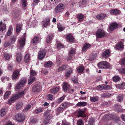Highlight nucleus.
Segmentation results:
<instances>
[{
  "mask_svg": "<svg viewBox=\"0 0 125 125\" xmlns=\"http://www.w3.org/2000/svg\"><path fill=\"white\" fill-rule=\"evenodd\" d=\"M25 93L24 91H22L19 92L17 94L13 95L8 100V104H10L14 102L17 99L22 97L24 95Z\"/></svg>",
  "mask_w": 125,
  "mask_h": 125,
  "instance_id": "1",
  "label": "nucleus"
},
{
  "mask_svg": "<svg viewBox=\"0 0 125 125\" xmlns=\"http://www.w3.org/2000/svg\"><path fill=\"white\" fill-rule=\"evenodd\" d=\"M30 77L28 80V83L29 84H31L34 81L35 78V76L36 75V72L32 69L30 70Z\"/></svg>",
  "mask_w": 125,
  "mask_h": 125,
  "instance_id": "2",
  "label": "nucleus"
},
{
  "mask_svg": "<svg viewBox=\"0 0 125 125\" xmlns=\"http://www.w3.org/2000/svg\"><path fill=\"white\" fill-rule=\"evenodd\" d=\"M106 34V32L103 30L99 29L96 32V36L98 38H101L104 37Z\"/></svg>",
  "mask_w": 125,
  "mask_h": 125,
  "instance_id": "3",
  "label": "nucleus"
},
{
  "mask_svg": "<svg viewBox=\"0 0 125 125\" xmlns=\"http://www.w3.org/2000/svg\"><path fill=\"white\" fill-rule=\"evenodd\" d=\"M26 83V79L25 78H22L20 80L19 83L16 84V88L18 89H19L21 87L24 85Z\"/></svg>",
  "mask_w": 125,
  "mask_h": 125,
  "instance_id": "4",
  "label": "nucleus"
},
{
  "mask_svg": "<svg viewBox=\"0 0 125 125\" xmlns=\"http://www.w3.org/2000/svg\"><path fill=\"white\" fill-rule=\"evenodd\" d=\"M64 5L62 4H60L57 5L55 8V12L59 13L62 11L64 9Z\"/></svg>",
  "mask_w": 125,
  "mask_h": 125,
  "instance_id": "5",
  "label": "nucleus"
},
{
  "mask_svg": "<svg viewBox=\"0 0 125 125\" xmlns=\"http://www.w3.org/2000/svg\"><path fill=\"white\" fill-rule=\"evenodd\" d=\"M98 67L101 68L107 69L109 67V64L107 62H100L98 64Z\"/></svg>",
  "mask_w": 125,
  "mask_h": 125,
  "instance_id": "6",
  "label": "nucleus"
},
{
  "mask_svg": "<svg viewBox=\"0 0 125 125\" xmlns=\"http://www.w3.org/2000/svg\"><path fill=\"white\" fill-rule=\"evenodd\" d=\"M45 51L44 50H40L39 52L38 55V59L40 60H42L45 57Z\"/></svg>",
  "mask_w": 125,
  "mask_h": 125,
  "instance_id": "7",
  "label": "nucleus"
},
{
  "mask_svg": "<svg viewBox=\"0 0 125 125\" xmlns=\"http://www.w3.org/2000/svg\"><path fill=\"white\" fill-rule=\"evenodd\" d=\"M15 118L16 120L19 122L22 121L24 120V116L20 113L16 115L15 116Z\"/></svg>",
  "mask_w": 125,
  "mask_h": 125,
  "instance_id": "8",
  "label": "nucleus"
},
{
  "mask_svg": "<svg viewBox=\"0 0 125 125\" xmlns=\"http://www.w3.org/2000/svg\"><path fill=\"white\" fill-rule=\"evenodd\" d=\"M25 43V39L24 38H22L19 41V44L20 46L19 47V48L21 50L24 46Z\"/></svg>",
  "mask_w": 125,
  "mask_h": 125,
  "instance_id": "9",
  "label": "nucleus"
},
{
  "mask_svg": "<svg viewBox=\"0 0 125 125\" xmlns=\"http://www.w3.org/2000/svg\"><path fill=\"white\" fill-rule=\"evenodd\" d=\"M42 88L39 85L34 86L32 88V91L34 92H39L41 90Z\"/></svg>",
  "mask_w": 125,
  "mask_h": 125,
  "instance_id": "10",
  "label": "nucleus"
},
{
  "mask_svg": "<svg viewBox=\"0 0 125 125\" xmlns=\"http://www.w3.org/2000/svg\"><path fill=\"white\" fill-rule=\"evenodd\" d=\"M20 74L19 71L18 70L14 71L12 75V79L13 80H15L18 78Z\"/></svg>",
  "mask_w": 125,
  "mask_h": 125,
  "instance_id": "11",
  "label": "nucleus"
},
{
  "mask_svg": "<svg viewBox=\"0 0 125 125\" xmlns=\"http://www.w3.org/2000/svg\"><path fill=\"white\" fill-rule=\"evenodd\" d=\"M122 107V106L120 105L115 104L114 106V109L117 112H122L123 111Z\"/></svg>",
  "mask_w": 125,
  "mask_h": 125,
  "instance_id": "12",
  "label": "nucleus"
},
{
  "mask_svg": "<svg viewBox=\"0 0 125 125\" xmlns=\"http://www.w3.org/2000/svg\"><path fill=\"white\" fill-rule=\"evenodd\" d=\"M60 89V88L59 87L57 86L54 87L53 88H51L50 91L52 93L55 94L57 93Z\"/></svg>",
  "mask_w": 125,
  "mask_h": 125,
  "instance_id": "13",
  "label": "nucleus"
},
{
  "mask_svg": "<svg viewBox=\"0 0 125 125\" xmlns=\"http://www.w3.org/2000/svg\"><path fill=\"white\" fill-rule=\"evenodd\" d=\"M110 51L109 50H106L102 53V56L104 58H106L110 56Z\"/></svg>",
  "mask_w": 125,
  "mask_h": 125,
  "instance_id": "14",
  "label": "nucleus"
},
{
  "mask_svg": "<svg viewBox=\"0 0 125 125\" xmlns=\"http://www.w3.org/2000/svg\"><path fill=\"white\" fill-rule=\"evenodd\" d=\"M63 88L64 91L65 92H67L70 88V85L66 83H64L63 84Z\"/></svg>",
  "mask_w": 125,
  "mask_h": 125,
  "instance_id": "15",
  "label": "nucleus"
},
{
  "mask_svg": "<svg viewBox=\"0 0 125 125\" xmlns=\"http://www.w3.org/2000/svg\"><path fill=\"white\" fill-rule=\"evenodd\" d=\"M120 11L117 9H113L110 11V13L112 15L120 14Z\"/></svg>",
  "mask_w": 125,
  "mask_h": 125,
  "instance_id": "16",
  "label": "nucleus"
},
{
  "mask_svg": "<svg viewBox=\"0 0 125 125\" xmlns=\"http://www.w3.org/2000/svg\"><path fill=\"white\" fill-rule=\"evenodd\" d=\"M118 25L116 23H114L110 25L109 27L110 30L112 31L114 29H116L118 27Z\"/></svg>",
  "mask_w": 125,
  "mask_h": 125,
  "instance_id": "17",
  "label": "nucleus"
},
{
  "mask_svg": "<svg viewBox=\"0 0 125 125\" xmlns=\"http://www.w3.org/2000/svg\"><path fill=\"white\" fill-rule=\"evenodd\" d=\"M124 46L122 42H120L115 46L116 49L117 50H122L124 48Z\"/></svg>",
  "mask_w": 125,
  "mask_h": 125,
  "instance_id": "18",
  "label": "nucleus"
},
{
  "mask_svg": "<svg viewBox=\"0 0 125 125\" xmlns=\"http://www.w3.org/2000/svg\"><path fill=\"white\" fill-rule=\"evenodd\" d=\"M77 18L78 21L81 22L84 20V16L82 14L79 13L77 15Z\"/></svg>",
  "mask_w": 125,
  "mask_h": 125,
  "instance_id": "19",
  "label": "nucleus"
},
{
  "mask_svg": "<svg viewBox=\"0 0 125 125\" xmlns=\"http://www.w3.org/2000/svg\"><path fill=\"white\" fill-rule=\"evenodd\" d=\"M39 40V38L38 37H35L32 40L31 43L33 45H35L37 43Z\"/></svg>",
  "mask_w": 125,
  "mask_h": 125,
  "instance_id": "20",
  "label": "nucleus"
},
{
  "mask_svg": "<svg viewBox=\"0 0 125 125\" xmlns=\"http://www.w3.org/2000/svg\"><path fill=\"white\" fill-rule=\"evenodd\" d=\"M76 70L78 73H82L84 70V68L82 66H79L76 69Z\"/></svg>",
  "mask_w": 125,
  "mask_h": 125,
  "instance_id": "21",
  "label": "nucleus"
},
{
  "mask_svg": "<svg viewBox=\"0 0 125 125\" xmlns=\"http://www.w3.org/2000/svg\"><path fill=\"white\" fill-rule=\"evenodd\" d=\"M106 16V15L104 13H101L97 15L96 18L100 20H102Z\"/></svg>",
  "mask_w": 125,
  "mask_h": 125,
  "instance_id": "22",
  "label": "nucleus"
},
{
  "mask_svg": "<svg viewBox=\"0 0 125 125\" xmlns=\"http://www.w3.org/2000/svg\"><path fill=\"white\" fill-rule=\"evenodd\" d=\"M66 38L68 41L70 42H72L74 40V38L73 36L70 34H69L67 35Z\"/></svg>",
  "mask_w": 125,
  "mask_h": 125,
  "instance_id": "23",
  "label": "nucleus"
},
{
  "mask_svg": "<svg viewBox=\"0 0 125 125\" xmlns=\"http://www.w3.org/2000/svg\"><path fill=\"white\" fill-rule=\"evenodd\" d=\"M22 59L21 56V53L20 52H18L17 53L16 60L17 62H21V60Z\"/></svg>",
  "mask_w": 125,
  "mask_h": 125,
  "instance_id": "24",
  "label": "nucleus"
},
{
  "mask_svg": "<svg viewBox=\"0 0 125 125\" xmlns=\"http://www.w3.org/2000/svg\"><path fill=\"white\" fill-rule=\"evenodd\" d=\"M91 45L88 43H85L83 45L82 51H84L88 48L90 47Z\"/></svg>",
  "mask_w": 125,
  "mask_h": 125,
  "instance_id": "25",
  "label": "nucleus"
},
{
  "mask_svg": "<svg viewBox=\"0 0 125 125\" xmlns=\"http://www.w3.org/2000/svg\"><path fill=\"white\" fill-rule=\"evenodd\" d=\"M50 111L49 110L46 111L44 112V115L45 117L48 118L49 119H51V115L50 114Z\"/></svg>",
  "mask_w": 125,
  "mask_h": 125,
  "instance_id": "26",
  "label": "nucleus"
},
{
  "mask_svg": "<svg viewBox=\"0 0 125 125\" xmlns=\"http://www.w3.org/2000/svg\"><path fill=\"white\" fill-rule=\"evenodd\" d=\"M50 21V19L49 18H45V21L43 24V26L44 27H46L48 25Z\"/></svg>",
  "mask_w": 125,
  "mask_h": 125,
  "instance_id": "27",
  "label": "nucleus"
},
{
  "mask_svg": "<svg viewBox=\"0 0 125 125\" xmlns=\"http://www.w3.org/2000/svg\"><path fill=\"white\" fill-rule=\"evenodd\" d=\"M69 105L70 104L66 102H64L61 104V106L64 109L68 107Z\"/></svg>",
  "mask_w": 125,
  "mask_h": 125,
  "instance_id": "28",
  "label": "nucleus"
},
{
  "mask_svg": "<svg viewBox=\"0 0 125 125\" xmlns=\"http://www.w3.org/2000/svg\"><path fill=\"white\" fill-rule=\"evenodd\" d=\"M87 104L86 102H78L76 104V105L78 106H85Z\"/></svg>",
  "mask_w": 125,
  "mask_h": 125,
  "instance_id": "29",
  "label": "nucleus"
},
{
  "mask_svg": "<svg viewBox=\"0 0 125 125\" xmlns=\"http://www.w3.org/2000/svg\"><path fill=\"white\" fill-rule=\"evenodd\" d=\"M84 111L81 110H79L78 112V117H83L84 115Z\"/></svg>",
  "mask_w": 125,
  "mask_h": 125,
  "instance_id": "30",
  "label": "nucleus"
},
{
  "mask_svg": "<svg viewBox=\"0 0 125 125\" xmlns=\"http://www.w3.org/2000/svg\"><path fill=\"white\" fill-rule=\"evenodd\" d=\"M52 63L51 61H49L44 64V66L46 67H50L52 65Z\"/></svg>",
  "mask_w": 125,
  "mask_h": 125,
  "instance_id": "31",
  "label": "nucleus"
},
{
  "mask_svg": "<svg viewBox=\"0 0 125 125\" xmlns=\"http://www.w3.org/2000/svg\"><path fill=\"white\" fill-rule=\"evenodd\" d=\"M6 29V25L5 24L2 23V21L0 24V31H3Z\"/></svg>",
  "mask_w": 125,
  "mask_h": 125,
  "instance_id": "32",
  "label": "nucleus"
},
{
  "mask_svg": "<svg viewBox=\"0 0 125 125\" xmlns=\"http://www.w3.org/2000/svg\"><path fill=\"white\" fill-rule=\"evenodd\" d=\"M23 105L22 103L20 101L18 102L17 103L16 105V108L17 109L21 108Z\"/></svg>",
  "mask_w": 125,
  "mask_h": 125,
  "instance_id": "33",
  "label": "nucleus"
},
{
  "mask_svg": "<svg viewBox=\"0 0 125 125\" xmlns=\"http://www.w3.org/2000/svg\"><path fill=\"white\" fill-rule=\"evenodd\" d=\"M52 36L53 35L52 34H51L50 35H49L46 39V42L47 43L51 41Z\"/></svg>",
  "mask_w": 125,
  "mask_h": 125,
  "instance_id": "34",
  "label": "nucleus"
},
{
  "mask_svg": "<svg viewBox=\"0 0 125 125\" xmlns=\"http://www.w3.org/2000/svg\"><path fill=\"white\" fill-rule=\"evenodd\" d=\"M22 27V25L20 24H18L16 25V32L18 33L20 32Z\"/></svg>",
  "mask_w": 125,
  "mask_h": 125,
  "instance_id": "35",
  "label": "nucleus"
},
{
  "mask_svg": "<svg viewBox=\"0 0 125 125\" xmlns=\"http://www.w3.org/2000/svg\"><path fill=\"white\" fill-rule=\"evenodd\" d=\"M73 72L72 69H71L70 70L67 71L65 73V75L66 77H69L70 76L71 74Z\"/></svg>",
  "mask_w": 125,
  "mask_h": 125,
  "instance_id": "36",
  "label": "nucleus"
},
{
  "mask_svg": "<svg viewBox=\"0 0 125 125\" xmlns=\"http://www.w3.org/2000/svg\"><path fill=\"white\" fill-rule=\"evenodd\" d=\"M5 110V109H2L0 111V116L3 117L5 115L6 113Z\"/></svg>",
  "mask_w": 125,
  "mask_h": 125,
  "instance_id": "37",
  "label": "nucleus"
},
{
  "mask_svg": "<svg viewBox=\"0 0 125 125\" xmlns=\"http://www.w3.org/2000/svg\"><path fill=\"white\" fill-rule=\"evenodd\" d=\"M30 55L29 54H26L25 56L24 57V61L26 63L29 62L30 60Z\"/></svg>",
  "mask_w": 125,
  "mask_h": 125,
  "instance_id": "38",
  "label": "nucleus"
},
{
  "mask_svg": "<svg viewBox=\"0 0 125 125\" xmlns=\"http://www.w3.org/2000/svg\"><path fill=\"white\" fill-rule=\"evenodd\" d=\"M12 30L13 29L12 28L11 26H10L9 27V28L7 34V35L8 36H10L12 33Z\"/></svg>",
  "mask_w": 125,
  "mask_h": 125,
  "instance_id": "39",
  "label": "nucleus"
},
{
  "mask_svg": "<svg viewBox=\"0 0 125 125\" xmlns=\"http://www.w3.org/2000/svg\"><path fill=\"white\" fill-rule=\"evenodd\" d=\"M66 68V66L64 65L59 67L57 71L58 72L62 71L65 70Z\"/></svg>",
  "mask_w": 125,
  "mask_h": 125,
  "instance_id": "40",
  "label": "nucleus"
},
{
  "mask_svg": "<svg viewBox=\"0 0 125 125\" xmlns=\"http://www.w3.org/2000/svg\"><path fill=\"white\" fill-rule=\"evenodd\" d=\"M112 95V94H110L108 92L103 93L101 95L103 97H110Z\"/></svg>",
  "mask_w": 125,
  "mask_h": 125,
  "instance_id": "41",
  "label": "nucleus"
},
{
  "mask_svg": "<svg viewBox=\"0 0 125 125\" xmlns=\"http://www.w3.org/2000/svg\"><path fill=\"white\" fill-rule=\"evenodd\" d=\"M98 100L97 97H91L90 98V100L92 102H94L97 101Z\"/></svg>",
  "mask_w": 125,
  "mask_h": 125,
  "instance_id": "42",
  "label": "nucleus"
},
{
  "mask_svg": "<svg viewBox=\"0 0 125 125\" xmlns=\"http://www.w3.org/2000/svg\"><path fill=\"white\" fill-rule=\"evenodd\" d=\"M43 109L42 108H40L38 109H35L34 112L38 114L42 112L43 111Z\"/></svg>",
  "mask_w": 125,
  "mask_h": 125,
  "instance_id": "43",
  "label": "nucleus"
},
{
  "mask_svg": "<svg viewBox=\"0 0 125 125\" xmlns=\"http://www.w3.org/2000/svg\"><path fill=\"white\" fill-rule=\"evenodd\" d=\"M15 37L14 36H12L10 38V42L11 44L14 43L16 41Z\"/></svg>",
  "mask_w": 125,
  "mask_h": 125,
  "instance_id": "44",
  "label": "nucleus"
},
{
  "mask_svg": "<svg viewBox=\"0 0 125 125\" xmlns=\"http://www.w3.org/2000/svg\"><path fill=\"white\" fill-rule=\"evenodd\" d=\"M75 53V51L73 50H71L70 51L69 54V56L70 57V59L69 60H70L71 59V57L73 56V54Z\"/></svg>",
  "mask_w": 125,
  "mask_h": 125,
  "instance_id": "45",
  "label": "nucleus"
},
{
  "mask_svg": "<svg viewBox=\"0 0 125 125\" xmlns=\"http://www.w3.org/2000/svg\"><path fill=\"white\" fill-rule=\"evenodd\" d=\"M117 100L118 101L121 102L123 100V95H119L117 97Z\"/></svg>",
  "mask_w": 125,
  "mask_h": 125,
  "instance_id": "46",
  "label": "nucleus"
},
{
  "mask_svg": "<svg viewBox=\"0 0 125 125\" xmlns=\"http://www.w3.org/2000/svg\"><path fill=\"white\" fill-rule=\"evenodd\" d=\"M125 86V83H122L121 84H118L116 85L117 88L119 89L123 88Z\"/></svg>",
  "mask_w": 125,
  "mask_h": 125,
  "instance_id": "47",
  "label": "nucleus"
},
{
  "mask_svg": "<svg viewBox=\"0 0 125 125\" xmlns=\"http://www.w3.org/2000/svg\"><path fill=\"white\" fill-rule=\"evenodd\" d=\"M4 56L6 60H8L11 57V55H10L9 54L4 53Z\"/></svg>",
  "mask_w": 125,
  "mask_h": 125,
  "instance_id": "48",
  "label": "nucleus"
},
{
  "mask_svg": "<svg viewBox=\"0 0 125 125\" xmlns=\"http://www.w3.org/2000/svg\"><path fill=\"white\" fill-rule=\"evenodd\" d=\"M119 73H125V68H121L118 69Z\"/></svg>",
  "mask_w": 125,
  "mask_h": 125,
  "instance_id": "49",
  "label": "nucleus"
},
{
  "mask_svg": "<svg viewBox=\"0 0 125 125\" xmlns=\"http://www.w3.org/2000/svg\"><path fill=\"white\" fill-rule=\"evenodd\" d=\"M10 94V92L9 91H7L5 93L4 97V99H6L8 97Z\"/></svg>",
  "mask_w": 125,
  "mask_h": 125,
  "instance_id": "50",
  "label": "nucleus"
},
{
  "mask_svg": "<svg viewBox=\"0 0 125 125\" xmlns=\"http://www.w3.org/2000/svg\"><path fill=\"white\" fill-rule=\"evenodd\" d=\"M77 125H84L82 119H79L77 121Z\"/></svg>",
  "mask_w": 125,
  "mask_h": 125,
  "instance_id": "51",
  "label": "nucleus"
},
{
  "mask_svg": "<svg viewBox=\"0 0 125 125\" xmlns=\"http://www.w3.org/2000/svg\"><path fill=\"white\" fill-rule=\"evenodd\" d=\"M94 119L93 118H91L89 119L88 121V124L90 125H94Z\"/></svg>",
  "mask_w": 125,
  "mask_h": 125,
  "instance_id": "52",
  "label": "nucleus"
},
{
  "mask_svg": "<svg viewBox=\"0 0 125 125\" xmlns=\"http://www.w3.org/2000/svg\"><path fill=\"white\" fill-rule=\"evenodd\" d=\"M120 77L119 76H114L113 78V80L115 82H117L120 79Z\"/></svg>",
  "mask_w": 125,
  "mask_h": 125,
  "instance_id": "53",
  "label": "nucleus"
},
{
  "mask_svg": "<svg viewBox=\"0 0 125 125\" xmlns=\"http://www.w3.org/2000/svg\"><path fill=\"white\" fill-rule=\"evenodd\" d=\"M38 121V119L37 118H31L30 122L33 123H36Z\"/></svg>",
  "mask_w": 125,
  "mask_h": 125,
  "instance_id": "54",
  "label": "nucleus"
},
{
  "mask_svg": "<svg viewBox=\"0 0 125 125\" xmlns=\"http://www.w3.org/2000/svg\"><path fill=\"white\" fill-rule=\"evenodd\" d=\"M64 99V97H62L60 98H59L57 100V102L58 103H60L62 102Z\"/></svg>",
  "mask_w": 125,
  "mask_h": 125,
  "instance_id": "55",
  "label": "nucleus"
},
{
  "mask_svg": "<svg viewBox=\"0 0 125 125\" xmlns=\"http://www.w3.org/2000/svg\"><path fill=\"white\" fill-rule=\"evenodd\" d=\"M103 89L107 90L110 89V86L108 85H103Z\"/></svg>",
  "mask_w": 125,
  "mask_h": 125,
  "instance_id": "56",
  "label": "nucleus"
},
{
  "mask_svg": "<svg viewBox=\"0 0 125 125\" xmlns=\"http://www.w3.org/2000/svg\"><path fill=\"white\" fill-rule=\"evenodd\" d=\"M22 5L24 7H25L26 5V0H21Z\"/></svg>",
  "mask_w": 125,
  "mask_h": 125,
  "instance_id": "57",
  "label": "nucleus"
},
{
  "mask_svg": "<svg viewBox=\"0 0 125 125\" xmlns=\"http://www.w3.org/2000/svg\"><path fill=\"white\" fill-rule=\"evenodd\" d=\"M57 47L58 49H61L63 48V46L61 43H59L57 44Z\"/></svg>",
  "mask_w": 125,
  "mask_h": 125,
  "instance_id": "58",
  "label": "nucleus"
},
{
  "mask_svg": "<svg viewBox=\"0 0 125 125\" xmlns=\"http://www.w3.org/2000/svg\"><path fill=\"white\" fill-rule=\"evenodd\" d=\"M48 99L49 100H51L53 98V96L51 94H49L48 95Z\"/></svg>",
  "mask_w": 125,
  "mask_h": 125,
  "instance_id": "59",
  "label": "nucleus"
},
{
  "mask_svg": "<svg viewBox=\"0 0 125 125\" xmlns=\"http://www.w3.org/2000/svg\"><path fill=\"white\" fill-rule=\"evenodd\" d=\"M40 2V0H34L32 5L35 6L37 5Z\"/></svg>",
  "mask_w": 125,
  "mask_h": 125,
  "instance_id": "60",
  "label": "nucleus"
},
{
  "mask_svg": "<svg viewBox=\"0 0 125 125\" xmlns=\"http://www.w3.org/2000/svg\"><path fill=\"white\" fill-rule=\"evenodd\" d=\"M50 119H49L48 118L45 117V119L44 120V123L45 124H47L49 123V120Z\"/></svg>",
  "mask_w": 125,
  "mask_h": 125,
  "instance_id": "61",
  "label": "nucleus"
},
{
  "mask_svg": "<svg viewBox=\"0 0 125 125\" xmlns=\"http://www.w3.org/2000/svg\"><path fill=\"white\" fill-rule=\"evenodd\" d=\"M103 85H100L98 86L97 87V89L98 90H102L103 89Z\"/></svg>",
  "mask_w": 125,
  "mask_h": 125,
  "instance_id": "62",
  "label": "nucleus"
},
{
  "mask_svg": "<svg viewBox=\"0 0 125 125\" xmlns=\"http://www.w3.org/2000/svg\"><path fill=\"white\" fill-rule=\"evenodd\" d=\"M120 63L122 65H125V58H123L121 60Z\"/></svg>",
  "mask_w": 125,
  "mask_h": 125,
  "instance_id": "63",
  "label": "nucleus"
},
{
  "mask_svg": "<svg viewBox=\"0 0 125 125\" xmlns=\"http://www.w3.org/2000/svg\"><path fill=\"white\" fill-rule=\"evenodd\" d=\"M86 2L85 0H82V1L80 3V5H85L86 3Z\"/></svg>",
  "mask_w": 125,
  "mask_h": 125,
  "instance_id": "64",
  "label": "nucleus"
}]
</instances>
